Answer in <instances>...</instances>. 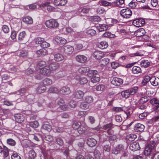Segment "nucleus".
Returning <instances> with one entry per match:
<instances>
[{"label": "nucleus", "mask_w": 159, "mask_h": 159, "mask_svg": "<svg viewBox=\"0 0 159 159\" xmlns=\"http://www.w3.org/2000/svg\"><path fill=\"white\" fill-rule=\"evenodd\" d=\"M121 94L123 97L125 98H128L130 95L128 89L126 90L125 91H122L121 92Z\"/></svg>", "instance_id": "42"}, {"label": "nucleus", "mask_w": 159, "mask_h": 159, "mask_svg": "<svg viewBox=\"0 0 159 159\" xmlns=\"http://www.w3.org/2000/svg\"><path fill=\"white\" fill-rule=\"evenodd\" d=\"M132 71L134 74H138L141 72V70L139 67L134 66L133 67Z\"/></svg>", "instance_id": "32"}, {"label": "nucleus", "mask_w": 159, "mask_h": 159, "mask_svg": "<svg viewBox=\"0 0 159 159\" xmlns=\"http://www.w3.org/2000/svg\"><path fill=\"white\" fill-rule=\"evenodd\" d=\"M124 146L121 144L117 145L112 150V153L115 154H117L123 151Z\"/></svg>", "instance_id": "10"}, {"label": "nucleus", "mask_w": 159, "mask_h": 159, "mask_svg": "<svg viewBox=\"0 0 159 159\" xmlns=\"http://www.w3.org/2000/svg\"><path fill=\"white\" fill-rule=\"evenodd\" d=\"M52 81L51 79L46 78L43 80V83L45 85H50L52 84Z\"/></svg>", "instance_id": "51"}, {"label": "nucleus", "mask_w": 159, "mask_h": 159, "mask_svg": "<svg viewBox=\"0 0 159 159\" xmlns=\"http://www.w3.org/2000/svg\"><path fill=\"white\" fill-rule=\"evenodd\" d=\"M81 125V122L79 121H75L72 124V128L74 129L78 130V129Z\"/></svg>", "instance_id": "37"}, {"label": "nucleus", "mask_w": 159, "mask_h": 159, "mask_svg": "<svg viewBox=\"0 0 159 159\" xmlns=\"http://www.w3.org/2000/svg\"><path fill=\"white\" fill-rule=\"evenodd\" d=\"M102 36L105 37L112 38L115 37V35L112 34L109 32H106L104 33L102 35Z\"/></svg>", "instance_id": "47"}, {"label": "nucleus", "mask_w": 159, "mask_h": 159, "mask_svg": "<svg viewBox=\"0 0 159 159\" xmlns=\"http://www.w3.org/2000/svg\"><path fill=\"white\" fill-rule=\"evenodd\" d=\"M87 76L89 77H92L95 75H98V71L97 70H91L88 72Z\"/></svg>", "instance_id": "38"}, {"label": "nucleus", "mask_w": 159, "mask_h": 159, "mask_svg": "<svg viewBox=\"0 0 159 159\" xmlns=\"http://www.w3.org/2000/svg\"><path fill=\"white\" fill-rule=\"evenodd\" d=\"M75 59L79 62L84 63L86 61L87 58L84 55H78L76 56Z\"/></svg>", "instance_id": "13"}, {"label": "nucleus", "mask_w": 159, "mask_h": 159, "mask_svg": "<svg viewBox=\"0 0 159 159\" xmlns=\"http://www.w3.org/2000/svg\"><path fill=\"white\" fill-rule=\"evenodd\" d=\"M7 143L9 145L14 146L16 144L15 140L11 139H9L7 140Z\"/></svg>", "instance_id": "59"}, {"label": "nucleus", "mask_w": 159, "mask_h": 159, "mask_svg": "<svg viewBox=\"0 0 159 159\" xmlns=\"http://www.w3.org/2000/svg\"><path fill=\"white\" fill-rule=\"evenodd\" d=\"M90 10V8L89 7H84L81 9L80 12L84 14L83 15H84L85 14L88 13L89 11Z\"/></svg>", "instance_id": "56"}, {"label": "nucleus", "mask_w": 159, "mask_h": 159, "mask_svg": "<svg viewBox=\"0 0 159 159\" xmlns=\"http://www.w3.org/2000/svg\"><path fill=\"white\" fill-rule=\"evenodd\" d=\"M59 66L58 63L54 62L50 63L49 66L50 70H54L57 69Z\"/></svg>", "instance_id": "25"}, {"label": "nucleus", "mask_w": 159, "mask_h": 159, "mask_svg": "<svg viewBox=\"0 0 159 159\" xmlns=\"http://www.w3.org/2000/svg\"><path fill=\"white\" fill-rule=\"evenodd\" d=\"M60 91L63 95H68L71 93L70 88L67 86L63 87L60 89Z\"/></svg>", "instance_id": "16"}, {"label": "nucleus", "mask_w": 159, "mask_h": 159, "mask_svg": "<svg viewBox=\"0 0 159 159\" xmlns=\"http://www.w3.org/2000/svg\"><path fill=\"white\" fill-rule=\"evenodd\" d=\"M45 25L50 29H54L58 27L59 24L56 19H50L46 21Z\"/></svg>", "instance_id": "2"}, {"label": "nucleus", "mask_w": 159, "mask_h": 159, "mask_svg": "<svg viewBox=\"0 0 159 159\" xmlns=\"http://www.w3.org/2000/svg\"><path fill=\"white\" fill-rule=\"evenodd\" d=\"M105 86L102 84L98 85L96 86L95 89L97 91H103L104 90Z\"/></svg>", "instance_id": "52"}, {"label": "nucleus", "mask_w": 159, "mask_h": 159, "mask_svg": "<svg viewBox=\"0 0 159 159\" xmlns=\"http://www.w3.org/2000/svg\"><path fill=\"white\" fill-rule=\"evenodd\" d=\"M136 107L139 109L143 110L146 108V106L144 104L137 102L136 104Z\"/></svg>", "instance_id": "39"}, {"label": "nucleus", "mask_w": 159, "mask_h": 159, "mask_svg": "<svg viewBox=\"0 0 159 159\" xmlns=\"http://www.w3.org/2000/svg\"><path fill=\"white\" fill-rule=\"evenodd\" d=\"M84 93L80 90H75L73 93V96L76 99H80L83 98Z\"/></svg>", "instance_id": "7"}, {"label": "nucleus", "mask_w": 159, "mask_h": 159, "mask_svg": "<svg viewBox=\"0 0 159 159\" xmlns=\"http://www.w3.org/2000/svg\"><path fill=\"white\" fill-rule=\"evenodd\" d=\"M118 139V136L116 135H110L108 138V140L110 142H113Z\"/></svg>", "instance_id": "54"}, {"label": "nucleus", "mask_w": 159, "mask_h": 159, "mask_svg": "<svg viewBox=\"0 0 159 159\" xmlns=\"http://www.w3.org/2000/svg\"><path fill=\"white\" fill-rule=\"evenodd\" d=\"M86 33L88 34L91 35H94L96 33V31L93 29H89L86 31Z\"/></svg>", "instance_id": "58"}, {"label": "nucleus", "mask_w": 159, "mask_h": 159, "mask_svg": "<svg viewBox=\"0 0 159 159\" xmlns=\"http://www.w3.org/2000/svg\"><path fill=\"white\" fill-rule=\"evenodd\" d=\"M156 143L154 141H151L145 148L144 154L145 156H149L155 148Z\"/></svg>", "instance_id": "1"}, {"label": "nucleus", "mask_w": 159, "mask_h": 159, "mask_svg": "<svg viewBox=\"0 0 159 159\" xmlns=\"http://www.w3.org/2000/svg\"><path fill=\"white\" fill-rule=\"evenodd\" d=\"M89 128L86 125H81L77 130L78 133L80 134H83L87 133L88 131Z\"/></svg>", "instance_id": "9"}, {"label": "nucleus", "mask_w": 159, "mask_h": 159, "mask_svg": "<svg viewBox=\"0 0 159 159\" xmlns=\"http://www.w3.org/2000/svg\"><path fill=\"white\" fill-rule=\"evenodd\" d=\"M140 148L139 144V143L137 141L134 142L132 143L130 146V149L133 151H135L139 150Z\"/></svg>", "instance_id": "11"}, {"label": "nucleus", "mask_w": 159, "mask_h": 159, "mask_svg": "<svg viewBox=\"0 0 159 159\" xmlns=\"http://www.w3.org/2000/svg\"><path fill=\"white\" fill-rule=\"evenodd\" d=\"M41 129L42 130H46L48 131H50L52 129V127L49 125L44 124L41 127Z\"/></svg>", "instance_id": "41"}, {"label": "nucleus", "mask_w": 159, "mask_h": 159, "mask_svg": "<svg viewBox=\"0 0 159 159\" xmlns=\"http://www.w3.org/2000/svg\"><path fill=\"white\" fill-rule=\"evenodd\" d=\"M84 100L87 103H91L93 102V98L91 96H86L84 98Z\"/></svg>", "instance_id": "30"}, {"label": "nucleus", "mask_w": 159, "mask_h": 159, "mask_svg": "<svg viewBox=\"0 0 159 159\" xmlns=\"http://www.w3.org/2000/svg\"><path fill=\"white\" fill-rule=\"evenodd\" d=\"M26 33L25 31H23L20 32L19 34L18 37V40L21 41L24 40L25 37Z\"/></svg>", "instance_id": "40"}, {"label": "nucleus", "mask_w": 159, "mask_h": 159, "mask_svg": "<svg viewBox=\"0 0 159 159\" xmlns=\"http://www.w3.org/2000/svg\"><path fill=\"white\" fill-rule=\"evenodd\" d=\"M149 102L153 106L152 109L154 111H157L159 110V99L153 98L151 99Z\"/></svg>", "instance_id": "4"}, {"label": "nucleus", "mask_w": 159, "mask_h": 159, "mask_svg": "<svg viewBox=\"0 0 159 159\" xmlns=\"http://www.w3.org/2000/svg\"><path fill=\"white\" fill-rule=\"evenodd\" d=\"M123 82V80L122 79L115 77L113 78L111 83L114 85L120 86L122 84Z\"/></svg>", "instance_id": "12"}, {"label": "nucleus", "mask_w": 159, "mask_h": 159, "mask_svg": "<svg viewBox=\"0 0 159 159\" xmlns=\"http://www.w3.org/2000/svg\"><path fill=\"white\" fill-rule=\"evenodd\" d=\"M59 91L57 88L56 87H51L48 90V93H57Z\"/></svg>", "instance_id": "53"}, {"label": "nucleus", "mask_w": 159, "mask_h": 159, "mask_svg": "<svg viewBox=\"0 0 159 159\" xmlns=\"http://www.w3.org/2000/svg\"><path fill=\"white\" fill-rule=\"evenodd\" d=\"M145 20L141 18H138L133 20L132 24L136 27H142L145 24Z\"/></svg>", "instance_id": "5"}, {"label": "nucleus", "mask_w": 159, "mask_h": 159, "mask_svg": "<svg viewBox=\"0 0 159 159\" xmlns=\"http://www.w3.org/2000/svg\"><path fill=\"white\" fill-rule=\"evenodd\" d=\"M127 139L130 141H132L137 138V135L134 134H130L127 136Z\"/></svg>", "instance_id": "49"}, {"label": "nucleus", "mask_w": 159, "mask_h": 159, "mask_svg": "<svg viewBox=\"0 0 159 159\" xmlns=\"http://www.w3.org/2000/svg\"><path fill=\"white\" fill-rule=\"evenodd\" d=\"M55 40L57 43L59 44H64L66 43L67 41L66 39L62 37L59 36H57L55 38Z\"/></svg>", "instance_id": "18"}, {"label": "nucleus", "mask_w": 159, "mask_h": 159, "mask_svg": "<svg viewBox=\"0 0 159 159\" xmlns=\"http://www.w3.org/2000/svg\"><path fill=\"white\" fill-rule=\"evenodd\" d=\"M97 143L96 139L93 138H89L87 141V143L90 147H92L95 146Z\"/></svg>", "instance_id": "17"}, {"label": "nucleus", "mask_w": 159, "mask_h": 159, "mask_svg": "<svg viewBox=\"0 0 159 159\" xmlns=\"http://www.w3.org/2000/svg\"><path fill=\"white\" fill-rule=\"evenodd\" d=\"M96 12L98 14H102L105 12V10L103 8L100 7L97 9Z\"/></svg>", "instance_id": "64"}, {"label": "nucleus", "mask_w": 159, "mask_h": 159, "mask_svg": "<svg viewBox=\"0 0 159 159\" xmlns=\"http://www.w3.org/2000/svg\"><path fill=\"white\" fill-rule=\"evenodd\" d=\"M110 59L107 58H106L102 59L100 62L101 65L104 66L108 64L110 61Z\"/></svg>", "instance_id": "43"}, {"label": "nucleus", "mask_w": 159, "mask_h": 159, "mask_svg": "<svg viewBox=\"0 0 159 159\" xmlns=\"http://www.w3.org/2000/svg\"><path fill=\"white\" fill-rule=\"evenodd\" d=\"M30 126L32 127L36 128L39 126V123L37 121L35 120L32 122H30L29 124Z\"/></svg>", "instance_id": "50"}, {"label": "nucleus", "mask_w": 159, "mask_h": 159, "mask_svg": "<svg viewBox=\"0 0 159 159\" xmlns=\"http://www.w3.org/2000/svg\"><path fill=\"white\" fill-rule=\"evenodd\" d=\"M56 143L59 146H62L64 144V142L63 139L61 138H58L56 139Z\"/></svg>", "instance_id": "55"}, {"label": "nucleus", "mask_w": 159, "mask_h": 159, "mask_svg": "<svg viewBox=\"0 0 159 159\" xmlns=\"http://www.w3.org/2000/svg\"><path fill=\"white\" fill-rule=\"evenodd\" d=\"M100 80V77L98 74V75H95L91 79V81L93 83L98 82Z\"/></svg>", "instance_id": "44"}, {"label": "nucleus", "mask_w": 159, "mask_h": 159, "mask_svg": "<svg viewBox=\"0 0 159 159\" xmlns=\"http://www.w3.org/2000/svg\"><path fill=\"white\" fill-rule=\"evenodd\" d=\"M148 114V112H144L140 114L139 116V117L140 119H144L147 116Z\"/></svg>", "instance_id": "62"}, {"label": "nucleus", "mask_w": 159, "mask_h": 159, "mask_svg": "<svg viewBox=\"0 0 159 159\" xmlns=\"http://www.w3.org/2000/svg\"><path fill=\"white\" fill-rule=\"evenodd\" d=\"M114 4L117 6H119L120 7H124V0H116L114 2Z\"/></svg>", "instance_id": "36"}, {"label": "nucleus", "mask_w": 159, "mask_h": 159, "mask_svg": "<svg viewBox=\"0 0 159 159\" xmlns=\"http://www.w3.org/2000/svg\"><path fill=\"white\" fill-rule=\"evenodd\" d=\"M149 100V98L146 96L141 97L139 100L138 102L144 104L146 102Z\"/></svg>", "instance_id": "45"}, {"label": "nucleus", "mask_w": 159, "mask_h": 159, "mask_svg": "<svg viewBox=\"0 0 159 159\" xmlns=\"http://www.w3.org/2000/svg\"><path fill=\"white\" fill-rule=\"evenodd\" d=\"M105 56L104 52L101 51H97L94 52L93 56L95 59L99 60L103 58Z\"/></svg>", "instance_id": "8"}, {"label": "nucleus", "mask_w": 159, "mask_h": 159, "mask_svg": "<svg viewBox=\"0 0 159 159\" xmlns=\"http://www.w3.org/2000/svg\"><path fill=\"white\" fill-rule=\"evenodd\" d=\"M150 63L147 60H143L140 62V64L141 66L145 68L149 66L150 65Z\"/></svg>", "instance_id": "35"}, {"label": "nucleus", "mask_w": 159, "mask_h": 159, "mask_svg": "<svg viewBox=\"0 0 159 159\" xmlns=\"http://www.w3.org/2000/svg\"><path fill=\"white\" fill-rule=\"evenodd\" d=\"M64 53L66 55L71 54L74 51L73 47L69 45H66L64 46L62 48Z\"/></svg>", "instance_id": "6"}, {"label": "nucleus", "mask_w": 159, "mask_h": 159, "mask_svg": "<svg viewBox=\"0 0 159 159\" xmlns=\"http://www.w3.org/2000/svg\"><path fill=\"white\" fill-rule=\"evenodd\" d=\"M48 53V51L46 49L43 48L40 49L36 52V54L37 56L38 57L41 56L46 55Z\"/></svg>", "instance_id": "23"}, {"label": "nucleus", "mask_w": 159, "mask_h": 159, "mask_svg": "<svg viewBox=\"0 0 159 159\" xmlns=\"http://www.w3.org/2000/svg\"><path fill=\"white\" fill-rule=\"evenodd\" d=\"M2 29V31L5 33H8L9 31V29L8 26L7 25H3Z\"/></svg>", "instance_id": "61"}, {"label": "nucleus", "mask_w": 159, "mask_h": 159, "mask_svg": "<svg viewBox=\"0 0 159 159\" xmlns=\"http://www.w3.org/2000/svg\"><path fill=\"white\" fill-rule=\"evenodd\" d=\"M46 89V86L44 85L39 86L36 89L37 92L39 94L43 93L45 91Z\"/></svg>", "instance_id": "31"}, {"label": "nucleus", "mask_w": 159, "mask_h": 159, "mask_svg": "<svg viewBox=\"0 0 159 159\" xmlns=\"http://www.w3.org/2000/svg\"><path fill=\"white\" fill-rule=\"evenodd\" d=\"M108 26L106 24L99 25V26L98 27V28L100 31H106L108 28Z\"/></svg>", "instance_id": "34"}, {"label": "nucleus", "mask_w": 159, "mask_h": 159, "mask_svg": "<svg viewBox=\"0 0 159 159\" xmlns=\"http://www.w3.org/2000/svg\"><path fill=\"white\" fill-rule=\"evenodd\" d=\"M23 21L27 24H31L33 23V20L32 18L29 16H27L23 19Z\"/></svg>", "instance_id": "28"}, {"label": "nucleus", "mask_w": 159, "mask_h": 159, "mask_svg": "<svg viewBox=\"0 0 159 159\" xmlns=\"http://www.w3.org/2000/svg\"><path fill=\"white\" fill-rule=\"evenodd\" d=\"M98 47L101 49L107 48L108 46L107 43L105 41H102L98 43Z\"/></svg>", "instance_id": "27"}, {"label": "nucleus", "mask_w": 159, "mask_h": 159, "mask_svg": "<svg viewBox=\"0 0 159 159\" xmlns=\"http://www.w3.org/2000/svg\"><path fill=\"white\" fill-rule=\"evenodd\" d=\"M89 70V68L88 67H83L79 68L78 71L81 74H84L87 72Z\"/></svg>", "instance_id": "29"}, {"label": "nucleus", "mask_w": 159, "mask_h": 159, "mask_svg": "<svg viewBox=\"0 0 159 159\" xmlns=\"http://www.w3.org/2000/svg\"><path fill=\"white\" fill-rule=\"evenodd\" d=\"M75 79L76 80L79 81L80 84L81 85H83L87 83L88 80L87 78L84 77H80L77 75L75 77Z\"/></svg>", "instance_id": "14"}, {"label": "nucleus", "mask_w": 159, "mask_h": 159, "mask_svg": "<svg viewBox=\"0 0 159 159\" xmlns=\"http://www.w3.org/2000/svg\"><path fill=\"white\" fill-rule=\"evenodd\" d=\"M39 73L42 75L47 76L50 75L51 71L49 69L45 68H42L40 69Z\"/></svg>", "instance_id": "19"}, {"label": "nucleus", "mask_w": 159, "mask_h": 159, "mask_svg": "<svg viewBox=\"0 0 159 159\" xmlns=\"http://www.w3.org/2000/svg\"><path fill=\"white\" fill-rule=\"evenodd\" d=\"M145 33V31L144 29L140 28L137 30L135 31L134 34L137 37L142 36Z\"/></svg>", "instance_id": "24"}, {"label": "nucleus", "mask_w": 159, "mask_h": 159, "mask_svg": "<svg viewBox=\"0 0 159 159\" xmlns=\"http://www.w3.org/2000/svg\"><path fill=\"white\" fill-rule=\"evenodd\" d=\"M150 83L153 86H157L159 84V78L155 76L152 77L151 78Z\"/></svg>", "instance_id": "26"}, {"label": "nucleus", "mask_w": 159, "mask_h": 159, "mask_svg": "<svg viewBox=\"0 0 159 159\" xmlns=\"http://www.w3.org/2000/svg\"><path fill=\"white\" fill-rule=\"evenodd\" d=\"M46 65V63L45 61H40L38 64V66H39L40 69L42 68H43Z\"/></svg>", "instance_id": "57"}, {"label": "nucleus", "mask_w": 159, "mask_h": 159, "mask_svg": "<svg viewBox=\"0 0 159 159\" xmlns=\"http://www.w3.org/2000/svg\"><path fill=\"white\" fill-rule=\"evenodd\" d=\"M54 59L56 61H61L64 59L63 55L61 53H57L54 55Z\"/></svg>", "instance_id": "22"}, {"label": "nucleus", "mask_w": 159, "mask_h": 159, "mask_svg": "<svg viewBox=\"0 0 159 159\" xmlns=\"http://www.w3.org/2000/svg\"><path fill=\"white\" fill-rule=\"evenodd\" d=\"M28 156L30 159H34L36 157L35 153L34 150L32 149L28 152Z\"/></svg>", "instance_id": "46"}, {"label": "nucleus", "mask_w": 159, "mask_h": 159, "mask_svg": "<svg viewBox=\"0 0 159 159\" xmlns=\"http://www.w3.org/2000/svg\"><path fill=\"white\" fill-rule=\"evenodd\" d=\"M120 15L123 18H129L132 15V12L129 8L123 9L120 12Z\"/></svg>", "instance_id": "3"}, {"label": "nucleus", "mask_w": 159, "mask_h": 159, "mask_svg": "<svg viewBox=\"0 0 159 159\" xmlns=\"http://www.w3.org/2000/svg\"><path fill=\"white\" fill-rule=\"evenodd\" d=\"M145 128L144 126L140 123L136 124L134 126V129L137 132H141L143 131Z\"/></svg>", "instance_id": "15"}, {"label": "nucleus", "mask_w": 159, "mask_h": 159, "mask_svg": "<svg viewBox=\"0 0 159 159\" xmlns=\"http://www.w3.org/2000/svg\"><path fill=\"white\" fill-rule=\"evenodd\" d=\"M15 118L17 122L20 123L23 122L25 120L24 117L21 114H16L15 115Z\"/></svg>", "instance_id": "20"}, {"label": "nucleus", "mask_w": 159, "mask_h": 159, "mask_svg": "<svg viewBox=\"0 0 159 159\" xmlns=\"http://www.w3.org/2000/svg\"><path fill=\"white\" fill-rule=\"evenodd\" d=\"M151 78L148 76H145L143 80L142 81V84L144 85L147 84L149 81L150 82Z\"/></svg>", "instance_id": "48"}, {"label": "nucleus", "mask_w": 159, "mask_h": 159, "mask_svg": "<svg viewBox=\"0 0 159 159\" xmlns=\"http://www.w3.org/2000/svg\"><path fill=\"white\" fill-rule=\"evenodd\" d=\"M113 124L112 123H110L106 124L103 126V129L104 130H107V129L112 128Z\"/></svg>", "instance_id": "63"}, {"label": "nucleus", "mask_w": 159, "mask_h": 159, "mask_svg": "<svg viewBox=\"0 0 159 159\" xmlns=\"http://www.w3.org/2000/svg\"><path fill=\"white\" fill-rule=\"evenodd\" d=\"M44 40V38L38 37L36 39L35 42L36 44H40L41 45V44H42Z\"/></svg>", "instance_id": "60"}, {"label": "nucleus", "mask_w": 159, "mask_h": 159, "mask_svg": "<svg viewBox=\"0 0 159 159\" xmlns=\"http://www.w3.org/2000/svg\"><path fill=\"white\" fill-rule=\"evenodd\" d=\"M138 87L137 86H134L128 89L129 92L130 94L131 95H134L136 93L138 90Z\"/></svg>", "instance_id": "33"}, {"label": "nucleus", "mask_w": 159, "mask_h": 159, "mask_svg": "<svg viewBox=\"0 0 159 159\" xmlns=\"http://www.w3.org/2000/svg\"><path fill=\"white\" fill-rule=\"evenodd\" d=\"M67 0H54L53 3L57 6H64L67 3Z\"/></svg>", "instance_id": "21"}]
</instances>
